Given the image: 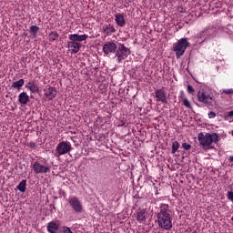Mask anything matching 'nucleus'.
I'll return each instance as SVG.
<instances>
[{"instance_id":"f257e3e1","label":"nucleus","mask_w":233,"mask_h":233,"mask_svg":"<svg viewBox=\"0 0 233 233\" xmlns=\"http://www.w3.org/2000/svg\"><path fill=\"white\" fill-rule=\"evenodd\" d=\"M171 212L168 204H160L159 212L157 214V221L158 227L163 230H170L172 228Z\"/></svg>"},{"instance_id":"f03ea898","label":"nucleus","mask_w":233,"mask_h":233,"mask_svg":"<svg viewBox=\"0 0 233 233\" xmlns=\"http://www.w3.org/2000/svg\"><path fill=\"white\" fill-rule=\"evenodd\" d=\"M198 141L204 150H210V148H214V143L219 141V136L216 133H199Z\"/></svg>"},{"instance_id":"7ed1b4c3","label":"nucleus","mask_w":233,"mask_h":233,"mask_svg":"<svg viewBox=\"0 0 233 233\" xmlns=\"http://www.w3.org/2000/svg\"><path fill=\"white\" fill-rule=\"evenodd\" d=\"M188 46H190V43L187 37L180 38L177 43L173 44V52H176L177 59H179L185 54Z\"/></svg>"},{"instance_id":"20e7f679","label":"nucleus","mask_w":233,"mask_h":233,"mask_svg":"<svg viewBox=\"0 0 233 233\" xmlns=\"http://www.w3.org/2000/svg\"><path fill=\"white\" fill-rule=\"evenodd\" d=\"M72 151V144L67 141L59 142L56 148V157H61V156H65V154H68Z\"/></svg>"},{"instance_id":"39448f33","label":"nucleus","mask_w":233,"mask_h":233,"mask_svg":"<svg viewBox=\"0 0 233 233\" xmlns=\"http://www.w3.org/2000/svg\"><path fill=\"white\" fill-rule=\"evenodd\" d=\"M216 27L214 25H209L205 27L202 31L198 34V37L202 39V41H207V39H212L216 37Z\"/></svg>"},{"instance_id":"423d86ee","label":"nucleus","mask_w":233,"mask_h":233,"mask_svg":"<svg viewBox=\"0 0 233 233\" xmlns=\"http://www.w3.org/2000/svg\"><path fill=\"white\" fill-rule=\"evenodd\" d=\"M115 54L116 57H117V62L121 63L123 60L127 59L128 56H130L131 52L130 48L125 46V44H119Z\"/></svg>"},{"instance_id":"0eeeda50","label":"nucleus","mask_w":233,"mask_h":233,"mask_svg":"<svg viewBox=\"0 0 233 233\" xmlns=\"http://www.w3.org/2000/svg\"><path fill=\"white\" fill-rule=\"evenodd\" d=\"M197 98L199 103H203L204 105H211V103L214 101V98L212 96H210V93L204 89H201L198 92Z\"/></svg>"},{"instance_id":"6e6552de","label":"nucleus","mask_w":233,"mask_h":233,"mask_svg":"<svg viewBox=\"0 0 233 233\" xmlns=\"http://www.w3.org/2000/svg\"><path fill=\"white\" fill-rule=\"evenodd\" d=\"M68 204L72 210L76 214H81L83 212V203L77 197H70L68 198Z\"/></svg>"},{"instance_id":"1a4fd4ad","label":"nucleus","mask_w":233,"mask_h":233,"mask_svg":"<svg viewBox=\"0 0 233 233\" xmlns=\"http://www.w3.org/2000/svg\"><path fill=\"white\" fill-rule=\"evenodd\" d=\"M44 96L48 101H53L57 97V89L55 86H47L44 88Z\"/></svg>"},{"instance_id":"9d476101","label":"nucleus","mask_w":233,"mask_h":233,"mask_svg":"<svg viewBox=\"0 0 233 233\" xmlns=\"http://www.w3.org/2000/svg\"><path fill=\"white\" fill-rule=\"evenodd\" d=\"M33 170L35 174H47V172H50V167L42 165L39 161H35L33 164Z\"/></svg>"},{"instance_id":"9b49d317","label":"nucleus","mask_w":233,"mask_h":233,"mask_svg":"<svg viewBox=\"0 0 233 233\" xmlns=\"http://www.w3.org/2000/svg\"><path fill=\"white\" fill-rule=\"evenodd\" d=\"M116 50L117 45L114 42H107L103 46V52L106 56H108V54H116Z\"/></svg>"},{"instance_id":"f8f14e48","label":"nucleus","mask_w":233,"mask_h":233,"mask_svg":"<svg viewBox=\"0 0 233 233\" xmlns=\"http://www.w3.org/2000/svg\"><path fill=\"white\" fill-rule=\"evenodd\" d=\"M66 48H68L70 54H77L79 50H81V44L79 42H75V40H69Z\"/></svg>"},{"instance_id":"ddd939ff","label":"nucleus","mask_w":233,"mask_h":233,"mask_svg":"<svg viewBox=\"0 0 233 233\" xmlns=\"http://www.w3.org/2000/svg\"><path fill=\"white\" fill-rule=\"evenodd\" d=\"M155 97L157 98V103H163L167 105L168 102L167 101V92L164 89H157L155 91Z\"/></svg>"},{"instance_id":"4468645a","label":"nucleus","mask_w":233,"mask_h":233,"mask_svg":"<svg viewBox=\"0 0 233 233\" xmlns=\"http://www.w3.org/2000/svg\"><path fill=\"white\" fill-rule=\"evenodd\" d=\"M69 41H75L76 43H81L88 39V35H77L73 34L68 36Z\"/></svg>"},{"instance_id":"2eb2a0df","label":"nucleus","mask_w":233,"mask_h":233,"mask_svg":"<svg viewBox=\"0 0 233 233\" xmlns=\"http://www.w3.org/2000/svg\"><path fill=\"white\" fill-rule=\"evenodd\" d=\"M102 32L106 36H110L112 34H116V27L112 24L104 25L102 27Z\"/></svg>"},{"instance_id":"dca6fc26","label":"nucleus","mask_w":233,"mask_h":233,"mask_svg":"<svg viewBox=\"0 0 233 233\" xmlns=\"http://www.w3.org/2000/svg\"><path fill=\"white\" fill-rule=\"evenodd\" d=\"M137 221L145 223L147 221V210L139 208L137 210Z\"/></svg>"},{"instance_id":"f3484780","label":"nucleus","mask_w":233,"mask_h":233,"mask_svg":"<svg viewBox=\"0 0 233 233\" xmlns=\"http://www.w3.org/2000/svg\"><path fill=\"white\" fill-rule=\"evenodd\" d=\"M18 101L21 105H27V103L30 101V96L26 92H22L18 95Z\"/></svg>"},{"instance_id":"a211bd4d","label":"nucleus","mask_w":233,"mask_h":233,"mask_svg":"<svg viewBox=\"0 0 233 233\" xmlns=\"http://www.w3.org/2000/svg\"><path fill=\"white\" fill-rule=\"evenodd\" d=\"M115 21L117 25V26H125V25H127V20H125V15H123V14H116L115 15Z\"/></svg>"},{"instance_id":"6ab92c4d","label":"nucleus","mask_w":233,"mask_h":233,"mask_svg":"<svg viewBox=\"0 0 233 233\" xmlns=\"http://www.w3.org/2000/svg\"><path fill=\"white\" fill-rule=\"evenodd\" d=\"M25 86V79L21 78L18 81L13 82L11 85V88H14L15 90H18L20 92L21 88Z\"/></svg>"},{"instance_id":"aec40b11","label":"nucleus","mask_w":233,"mask_h":233,"mask_svg":"<svg viewBox=\"0 0 233 233\" xmlns=\"http://www.w3.org/2000/svg\"><path fill=\"white\" fill-rule=\"evenodd\" d=\"M46 228L49 233H57V230H59V225L56 222H49Z\"/></svg>"},{"instance_id":"412c9836","label":"nucleus","mask_w":233,"mask_h":233,"mask_svg":"<svg viewBox=\"0 0 233 233\" xmlns=\"http://www.w3.org/2000/svg\"><path fill=\"white\" fill-rule=\"evenodd\" d=\"M17 190H20L22 193L26 192V180L23 179L16 187Z\"/></svg>"},{"instance_id":"4be33fe9","label":"nucleus","mask_w":233,"mask_h":233,"mask_svg":"<svg viewBox=\"0 0 233 233\" xmlns=\"http://www.w3.org/2000/svg\"><path fill=\"white\" fill-rule=\"evenodd\" d=\"M49 41L54 43V41H57L59 39V34L56 31H53L49 34Z\"/></svg>"},{"instance_id":"5701e85b","label":"nucleus","mask_w":233,"mask_h":233,"mask_svg":"<svg viewBox=\"0 0 233 233\" xmlns=\"http://www.w3.org/2000/svg\"><path fill=\"white\" fill-rule=\"evenodd\" d=\"M29 91L31 94H39V86L34 82L31 87H29Z\"/></svg>"},{"instance_id":"b1692460","label":"nucleus","mask_w":233,"mask_h":233,"mask_svg":"<svg viewBox=\"0 0 233 233\" xmlns=\"http://www.w3.org/2000/svg\"><path fill=\"white\" fill-rule=\"evenodd\" d=\"M37 32H39V26H37V25L30 26V33L33 37H37Z\"/></svg>"},{"instance_id":"393cba45","label":"nucleus","mask_w":233,"mask_h":233,"mask_svg":"<svg viewBox=\"0 0 233 233\" xmlns=\"http://www.w3.org/2000/svg\"><path fill=\"white\" fill-rule=\"evenodd\" d=\"M179 147H180V145H179V142H177V141H174L173 143H172V154H176V151L177 150H179Z\"/></svg>"},{"instance_id":"a878e982","label":"nucleus","mask_w":233,"mask_h":233,"mask_svg":"<svg viewBox=\"0 0 233 233\" xmlns=\"http://www.w3.org/2000/svg\"><path fill=\"white\" fill-rule=\"evenodd\" d=\"M182 103L184 106H186L187 108H192V106L190 105V101H188V98H183Z\"/></svg>"},{"instance_id":"bb28decb","label":"nucleus","mask_w":233,"mask_h":233,"mask_svg":"<svg viewBox=\"0 0 233 233\" xmlns=\"http://www.w3.org/2000/svg\"><path fill=\"white\" fill-rule=\"evenodd\" d=\"M225 119L227 121H229V119H231V121H233V110L227 113Z\"/></svg>"},{"instance_id":"cd10ccee","label":"nucleus","mask_w":233,"mask_h":233,"mask_svg":"<svg viewBox=\"0 0 233 233\" xmlns=\"http://www.w3.org/2000/svg\"><path fill=\"white\" fill-rule=\"evenodd\" d=\"M231 28H233V25H228V26L226 28V34H228V35H233V31H232Z\"/></svg>"},{"instance_id":"c85d7f7f","label":"nucleus","mask_w":233,"mask_h":233,"mask_svg":"<svg viewBox=\"0 0 233 233\" xmlns=\"http://www.w3.org/2000/svg\"><path fill=\"white\" fill-rule=\"evenodd\" d=\"M182 148H184V150H190V148H192V146L185 142L182 144Z\"/></svg>"},{"instance_id":"c756f323","label":"nucleus","mask_w":233,"mask_h":233,"mask_svg":"<svg viewBox=\"0 0 233 233\" xmlns=\"http://www.w3.org/2000/svg\"><path fill=\"white\" fill-rule=\"evenodd\" d=\"M62 230H63V233H74V232H72V229H70V228H68L66 226H64L62 228Z\"/></svg>"},{"instance_id":"7c9ffc66","label":"nucleus","mask_w":233,"mask_h":233,"mask_svg":"<svg viewBox=\"0 0 233 233\" xmlns=\"http://www.w3.org/2000/svg\"><path fill=\"white\" fill-rule=\"evenodd\" d=\"M222 94H227V96H230V94H233V89H223Z\"/></svg>"},{"instance_id":"2f4dec72","label":"nucleus","mask_w":233,"mask_h":233,"mask_svg":"<svg viewBox=\"0 0 233 233\" xmlns=\"http://www.w3.org/2000/svg\"><path fill=\"white\" fill-rule=\"evenodd\" d=\"M227 198H228V199L229 201H232V203H233V191H228V192L227 193Z\"/></svg>"},{"instance_id":"473e14b6","label":"nucleus","mask_w":233,"mask_h":233,"mask_svg":"<svg viewBox=\"0 0 233 233\" xmlns=\"http://www.w3.org/2000/svg\"><path fill=\"white\" fill-rule=\"evenodd\" d=\"M187 92H188V94H194L196 92V90L194 89V87L192 86L188 85Z\"/></svg>"},{"instance_id":"72a5a7b5","label":"nucleus","mask_w":233,"mask_h":233,"mask_svg":"<svg viewBox=\"0 0 233 233\" xmlns=\"http://www.w3.org/2000/svg\"><path fill=\"white\" fill-rule=\"evenodd\" d=\"M208 116L209 119H214L216 117V113L214 111H210Z\"/></svg>"},{"instance_id":"f704fd0d","label":"nucleus","mask_w":233,"mask_h":233,"mask_svg":"<svg viewBox=\"0 0 233 233\" xmlns=\"http://www.w3.org/2000/svg\"><path fill=\"white\" fill-rule=\"evenodd\" d=\"M33 83H35L34 81H29L26 85H25V88H27V90H30V88L32 87Z\"/></svg>"},{"instance_id":"c9c22d12","label":"nucleus","mask_w":233,"mask_h":233,"mask_svg":"<svg viewBox=\"0 0 233 233\" xmlns=\"http://www.w3.org/2000/svg\"><path fill=\"white\" fill-rule=\"evenodd\" d=\"M228 163H233V156H230V157L228 158Z\"/></svg>"},{"instance_id":"e433bc0d","label":"nucleus","mask_w":233,"mask_h":233,"mask_svg":"<svg viewBox=\"0 0 233 233\" xmlns=\"http://www.w3.org/2000/svg\"><path fill=\"white\" fill-rule=\"evenodd\" d=\"M125 1V3L127 4V5H128L129 3H132V1H134V0H124Z\"/></svg>"}]
</instances>
